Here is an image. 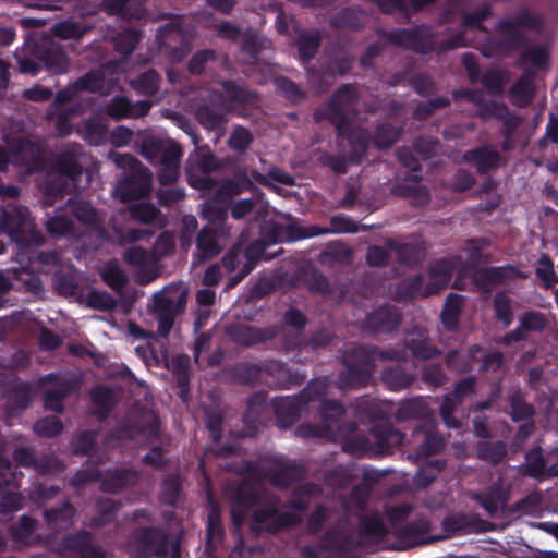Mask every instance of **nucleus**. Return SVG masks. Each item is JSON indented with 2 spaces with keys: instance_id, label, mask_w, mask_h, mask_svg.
Segmentation results:
<instances>
[{
  "instance_id": "f257e3e1",
  "label": "nucleus",
  "mask_w": 558,
  "mask_h": 558,
  "mask_svg": "<svg viewBox=\"0 0 558 558\" xmlns=\"http://www.w3.org/2000/svg\"><path fill=\"white\" fill-rule=\"evenodd\" d=\"M385 534V524L377 515H364L357 536L352 525L341 520L335 530L329 531L319 546H306L302 549L304 558H342L343 553L353 545L366 546L377 543Z\"/></svg>"
},
{
  "instance_id": "f03ea898",
  "label": "nucleus",
  "mask_w": 558,
  "mask_h": 558,
  "mask_svg": "<svg viewBox=\"0 0 558 558\" xmlns=\"http://www.w3.org/2000/svg\"><path fill=\"white\" fill-rule=\"evenodd\" d=\"M356 92L345 85L337 90L326 110H318L314 117L317 121L324 118L335 124L338 135L347 138L351 147L349 160L357 162L365 154L369 143V134L362 129H351L350 121L355 116Z\"/></svg>"
},
{
  "instance_id": "7ed1b4c3",
  "label": "nucleus",
  "mask_w": 558,
  "mask_h": 558,
  "mask_svg": "<svg viewBox=\"0 0 558 558\" xmlns=\"http://www.w3.org/2000/svg\"><path fill=\"white\" fill-rule=\"evenodd\" d=\"M108 157L126 173L125 179L113 190L116 198L126 203L144 197L150 192L153 173L140 160L132 155L116 151H111Z\"/></svg>"
},
{
  "instance_id": "20e7f679",
  "label": "nucleus",
  "mask_w": 558,
  "mask_h": 558,
  "mask_svg": "<svg viewBox=\"0 0 558 558\" xmlns=\"http://www.w3.org/2000/svg\"><path fill=\"white\" fill-rule=\"evenodd\" d=\"M343 414L344 409L340 403L335 401L323 402L320 410L323 426L302 424L295 429V434L301 438L315 437L336 441L354 428L352 424L349 426L342 424Z\"/></svg>"
},
{
  "instance_id": "39448f33",
  "label": "nucleus",
  "mask_w": 558,
  "mask_h": 558,
  "mask_svg": "<svg viewBox=\"0 0 558 558\" xmlns=\"http://www.w3.org/2000/svg\"><path fill=\"white\" fill-rule=\"evenodd\" d=\"M2 230L22 246L41 245L44 238L24 207H9L3 210Z\"/></svg>"
},
{
  "instance_id": "423d86ee",
  "label": "nucleus",
  "mask_w": 558,
  "mask_h": 558,
  "mask_svg": "<svg viewBox=\"0 0 558 558\" xmlns=\"http://www.w3.org/2000/svg\"><path fill=\"white\" fill-rule=\"evenodd\" d=\"M187 292L181 284H169L154 295V313L158 323V333L167 337L174 317L182 311Z\"/></svg>"
},
{
  "instance_id": "0eeeda50",
  "label": "nucleus",
  "mask_w": 558,
  "mask_h": 558,
  "mask_svg": "<svg viewBox=\"0 0 558 558\" xmlns=\"http://www.w3.org/2000/svg\"><path fill=\"white\" fill-rule=\"evenodd\" d=\"M326 390L327 379L318 378L311 381L300 396L276 400V415L278 420L282 422V426L294 422L299 417L300 411L304 405L314 401L322 402L323 398L326 396Z\"/></svg>"
},
{
  "instance_id": "6e6552de",
  "label": "nucleus",
  "mask_w": 558,
  "mask_h": 558,
  "mask_svg": "<svg viewBox=\"0 0 558 558\" xmlns=\"http://www.w3.org/2000/svg\"><path fill=\"white\" fill-rule=\"evenodd\" d=\"M376 448L365 437H354L342 445V449L351 454H377L384 453L403 441V434L392 427H377L372 430Z\"/></svg>"
},
{
  "instance_id": "1a4fd4ad",
  "label": "nucleus",
  "mask_w": 558,
  "mask_h": 558,
  "mask_svg": "<svg viewBox=\"0 0 558 558\" xmlns=\"http://www.w3.org/2000/svg\"><path fill=\"white\" fill-rule=\"evenodd\" d=\"M119 63H107L99 71H92L80 77L73 85L60 90L54 100V106H63L75 98L80 92H97L105 87L107 74L124 72Z\"/></svg>"
},
{
  "instance_id": "9d476101",
  "label": "nucleus",
  "mask_w": 558,
  "mask_h": 558,
  "mask_svg": "<svg viewBox=\"0 0 558 558\" xmlns=\"http://www.w3.org/2000/svg\"><path fill=\"white\" fill-rule=\"evenodd\" d=\"M183 19L177 17L170 24L160 27L157 41L160 49L174 62L181 61L191 51L190 35L183 28Z\"/></svg>"
},
{
  "instance_id": "9b49d317",
  "label": "nucleus",
  "mask_w": 558,
  "mask_h": 558,
  "mask_svg": "<svg viewBox=\"0 0 558 558\" xmlns=\"http://www.w3.org/2000/svg\"><path fill=\"white\" fill-rule=\"evenodd\" d=\"M278 500L269 499L268 507L254 511L251 520V529L256 533L276 532L280 529L296 524L302 520L301 513L279 512Z\"/></svg>"
},
{
  "instance_id": "f8f14e48",
  "label": "nucleus",
  "mask_w": 558,
  "mask_h": 558,
  "mask_svg": "<svg viewBox=\"0 0 558 558\" xmlns=\"http://www.w3.org/2000/svg\"><path fill=\"white\" fill-rule=\"evenodd\" d=\"M343 362L348 367L351 378L345 380L343 377H340V388L363 385L374 372L373 359L369 352L364 349H354L350 353H345Z\"/></svg>"
},
{
  "instance_id": "ddd939ff",
  "label": "nucleus",
  "mask_w": 558,
  "mask_h": 558,
  "mask_svg": "<svg viewBox=\"0 0 558 558\" xmlns=\"http://www.w3.org/2000/svg\"><path fill=\"white\" fill-rule=\"evenodd\" d=\"M44 385H51L52 388L48 389L44 400V407L46 410L54 412H62V401L64 397L74 388V383L68 377L49 374L41 379Z\"/></svg>"
},
{
  "instance_id": "4468645a",
  "label": "nucleus",
  "mask_w": 558,
  "mask_h": 558,
  "mask_svg": "<svg viewBox=\"0 0 558 558\" xmlns=\"http://www.w3.org/2000/svg\"><path fill=\"white\" fill-rule=\"evenodd\" d=\"M473 377L461 380L454 388L451 396H446L440 408V414L449 428H459L461 422L452 416L456 404L461 403L464 398L474 392Z\"/></svg>"
},
{
  "instance_id": "2eb2a0df",
  "label": "nucleus",
  "mask_w": 558,
  "mask_h": 558,
  "mask_svg": "<svg viewBox=\"0 0 558 558\" xmlns=\"http://www.w3.org/2000/svg\"><path fill=\"white\" fill-rule=\"evenodd\" d=\"M489 15V8L487 5L481 7L475 13H463V34L451 37L442 45V49H454L464 47L469 44V39L465 37L468 32L480 31L484 37L486 32L482 28L481 23Z\"/></svg>"
},
{
  "instance_id": "dca6fc26",
  "label": "nucleus",
  "mask_w": 558,
  "mask_h": 558,
  "mask_svg": "<svg viewBox=\"0 0 558 558\" xmlns=\"http://www.w3.org/2000/svg\"><path fill=\"white\" fill-rule=\"evenodd\" d=\"M531 22L524 19L520 21H504L499 24L501 43L494 48L495 53L509 54L511 50L518 48L522 41V25H530Z\"/></svg>"
},
{
  "instance_id": "f3484780",
  "label": "nucleus",
  "mask_w": 558,
  "mask_h": 558,
  "mask_svg": "<svg viewBox=\"0 0 558 558\" xmlns=\"http://www.w3.org/2000/svg\"><path fill=\"white\" fill-rule=\"evenodd\" d=\"M182 156L183 149L179 144L171 145L165 151V157L157 162L159 165L158 178L161 184H171L178 180Z\"/></svg>"
},
{
  "instance_id": "a211bd4d",
  "label": "nucleus",
  "mask_w": 558,
  "mask_h": 558,
  "mask_svg": "<svg viewBox=\"0 0 558 558\" xmlns=\"http://www.w3.org/2000/svg\"><path fill=\"white\" fill-rule=\"evenodd\" d=\"M460 257H453L451 259H440L435 262L429 269V284L428 293H436L440 289L445 288L452 276L453 269L460 264Z\"/></svg>"
},
{
  "instance_id": "6ab92c4d",
  "label": "nucleus",
  "mask_w": 558,
  "mask_h": 558,
  "mask_svg": "<svg viewBox=\"0 0 558 558\" xmlns=\"http://www.w3.org/2000/svg\"><path fill=\"white\" fill-rule=\"evenodd\" d=\"M304 474V468L292 462L276 460L270 470V481L276 486H286L292 481L301 478Z\"/></svg>"
},
{
  "instance_id": "aec40b11",
  "label": "nucleus",
  "mask_w": 558,
  "mask_h": 558,
  "mask_svg": "<svg viewBox=\"0 0 558 558\" xmlns=\"http://www.w3.org/2000/svg\"><path fill=\"white\" fill-rule=\"evenodd\" d=\"M144 0H106L102 9L122 19H142L145 15Z\"/></svg>"
},
{
  "instance_id": "412c9836",
  "label": "nucleus",
  "mask_w": 558,
  "mask_h": 558,
  "mask_svg": "<svg viewBox=\"0 0 558 558\" xmlns=\"http://www.w3.org/2000/svg\"><path fill=\"white\" fill-rule=\"evenodd\" d=\"M357 225L344 216H335L330 219L329 228L312 226L301 231L298 238H311L331 233H354L357 232Z\"/></svg>"
},
{
  "instance_id": "4be33fe9",
  "label": "nucleus",
  "mask_w": 558,
  "mask_h": 558,
  "mask_svg": "<svg viewBox=\"0 0 558 558\" xmlns=\"http://www.w3.org/2000/svg\"><path fill=\"white\" fill-rule=\"evenodd\" d=\"M80 155L81 146L78 144H73L61 151L58 157V171L73 182H75L77 177L82 173V167L78 162Z\"/></svg>"
},
{
  "instance_id": "5701e85b",
  "label": "nucleus",
  "mask_w": 558,
  "mask_h": 558,
  "mask_svg": "<svg viewBox=\"0 0 558 558\" xmlns=\"http://www.w3.org/2000/svg\"><path fill=\"white\" fill-rule=\"evenodd\" d=\"M367 325L375 331H391L400 325V314L395 307H380L367 317Z\"/></svg>"
},
{
  "instance_id": "b1692460",
  "label": "nucleus",
  "mask_w": 558,
  "mask_h": 558,
  "mask_svg": "<svg viewBox=\"0 0 558 558\" xmlns=\"http://www.w3.org/2000/svg\"><path fill=\"white\" fill-rule=\"evenodd\" d=\"M231 216L236 219H243L247 215L254 213L256 218L266 216V203L260 194H255L250 198L240 199L231 204Z\"/></svg>"
},
{
  "instance_id": "393cba45",
  "label": "nucleus",
  "mask_w": 558,
  "mask_h": 558,
  "mask_svg": "<svg viewBox=\"0 0 558 558\" xmlns=\"http://www.w3.org/2000/svg\"><path fill=\"white\" fill-rule=\"evenodd\" d=\"M196 247L197 252L195 253L194 257L199 263L213 258L221 251V245L218 243L216 234L207 227L203 228L198 233Z\"/></svg>"
},
{
  "instance_id": "a878e982",
  "label": "nucleus",
  "mask_w": 558,
  "mask_h": 558,
  "mask_svg": "<svg viewBox=\"0 0 558 558\" xmlns=\"http://www.w3.org/2000/svg\"><path fill=\"white\" fill-rule=\"evenodd\" d=\"M178 145L171 141H163L154 135H145L141 141V155L150 163L156 165L165 157V151L171 146Z\"/></svg>"
},
{
  "instance_id": "bb28decb",
  "label": "nucleus",
  "mask_w": 558,
  "mask_h": 558,
  "mask_svg": "<svg viewBox=\"0 0 558 558\" xmlns=\"http://www.w3.org/2000/svg\"><path fill=\"white\" fill-rule=\"evenodd\" d=\"M407 344L416 359L427 360L440 354L437 349L428 344L425 330L420 328L409 335Z\"/></svg>"
},
{
  "instance_id": "cd10ccee",
  "label": "nucleus",
  "mask_w": 558,
  "mask_h": 558,
  "mask_svg": "<svg viewBox=\"0 0 558 558\" xmlns=\"http://www.w3.org/2000/svg\"><path fill=\"white\" fill-rule=\"evenodd\" d=\"M533 93V74L525 72L510 90L511 101L518 107H524L531 102Z\"/></svg>"
},
{
  "instance_id": "c85d7f7f",
  "label": "nucleus",
  "mask_w": 558,
  "mask_h": 558,
  "mask_svg": "<svg viewBox=\"0 0 558 558\" xmlns=\"http://www.w3.org/2000/svg\"><path fill=\"white\" fill-rule=\"evenodd\" d=\"M131 217L143 223H153L159 228L166 226V218L151 204L141 203L130 208Z\"/></svg>"
},
{
  "instance_id": "c756f323",
  "label": "nucleus",
  "mask_w": 558,
  "mask_h": 558,
  "mask_svg": "<svg viewBox=\"0 0 558 558\" xmlns=\"http://www.w3.org/2000/svg\"><path fill=\"white\" fill-rule=\"evenodd\" d=\"M77 132L89 144L99 145L105 141L107 128L97 117H93L83 121L78 125Z\"/></svg>"
},
{
  "instance_id": "7c9ffc66",
  "label": "nucleus",
  "mask_w": 558,
  "mask_h": 558,
  "mask_svg": "<svg viewBox=\"0 0 558 558\" xmlns=\"http://www.w3.org/2000/svg\"><path fill=\"white\" fill-rule=\"evenodd\" d=\"M478 114L481 117H496L504 121L505 125L509 131L517 128L521 120L519 117L511 114L505 104L501 102H492L486 106H483L478 110Z\"/></svg>"
},
{
  "instance_id": "2f4dec72",
  "label": "nucleus",
  "mask_w": 558,
  "mask_h": 558,
  "mask_svg": "<svg viewBox=\"0 0 558 558\" xmlns=\"http://www.w3.org/2000/svg\"><path fill=\"white\" fill-rule=\"evenodd\" d=\"M196 118L205 129L216 131L219 136L223 134L226 118L222 113L214 110L209 106H203L197 109Z\"/></svg>"
},
{
  "instance_id": "473e14b6",
  "label": "nucleus",
  "mask_w": 558,
  "mask_h": 558,
  "mask_svg": "<svg viewBox=\"0 0 558 558\" xmlns=\"http://www.w3.org/2000/svg\"><path fill=\"white\" fill-rule=\"evenodd\" d=\"M45 66L54 74L65 73L70 66L68 56L59 46L51 45L43 57Z\"/></svg>"
},
{
  "instance_id": "72a5a7b5",
  "label": "nucleus",
  "mask_w": 558,
  "mask_h": 558,
  "mask_svg": "<svg viewBox=\"0 0 558 558\" xmlns=\"http://www.w3.org/2000/svg\"><path fill=\"white\" fill-rule=\"evenodd\" d=\"M74 512V508L70 504H65L60 509L46 511L45 519L51 529L63 530L68 529L72 524Z\"/></svg>"
},
{
  "instance_id": "f704fd0d",
  "label": "nucleus",
  "mask_w": 558,
  "mask_h": 558,
  "mask_svg": "<svg viewBox=\"0 0 558 558\" xmlns=\"http://www.w3.org/2000/svg\"><path fill=\"white\" fill-rule=\"evenodd\" d=\"M475 498L490 517L497 515L507 502L506 493L501 488L490 489L485 496L477 495Z\"/></svg>"
},
{
  "instance_id": "c9c22d12",
  "label": "nucleus",
  "mask_w": 558,
  "mask_h": 558,
  "mask_svg": "<svg viewBox=\"0 0 558 558\" xmlns=\"http://www.w3.org/2000/svg\"><path fill=\"white\" fill-rule=\"evenodd\" d=\"M144 421H145V423H147L146 427H142V428L130 427V428L119 430L118 438L119 439H123V438L135 439L136 438L135 434H138L147 439L156 437L158 434V430H159V421L157 420L155 414L146 413L144 415Z\"/></svg>"
},
{
  "instance_id": "e433bc0d",
  "label": "nucleus",
  "mask_w": 558,
  "mask_h": 558,
  "mask_svg": "<svg viewBox=\"0 0 558 558\" xmlns=\"http://www.w3.org/2000/svg\"><path fill=\"white\" fill-rule=\"evenodd\" d=\"M428 408L422 398H414L400 403L396 418L404 421L412 417H422L428 415Z\"/></svg>"
},
{
  "instance_id": "4c0bfd02",
  "label": "nucleus",
  "mask_w": 558,
  "mask_h": 558,
  "mask_svg": "<svg viewBox=\"0 0 558 558\" xmlns=\"http://www.w3.org/2000/svg\"><path fill=\"white\" fill-rule=\"evenodd\" d=\"M71 210L75 218L83 225L95 228L99 222V215L97 210L87 202L76 201L73 203L69 202Z\"/></svg>"
},
{
  "instance_id": "58836bf2",
  "label": "nucleus",
  "mask_w": 558,
  "mask_h": 558,
  "mask_svg": "<svg viewBox=\"0 0 558 558\" xmlns=\"http://www.w3.org/2000/svg\"><path fill=\"white\" fill-rule=\"evenodd\" d=\"M465 159L474 160L478 172H484L489 168L497 165L499 160V154L493 148H481L477 150H471L464 155Z\"/></svg>"
},
{
  "instance_id": "ea45409f",
  "label": "nucleus",
  "mask_w": 558,
  "mask_h": 558,
  "mask_svg": "<svg viewBox=\"0 0 558 558\" xmlns=\"http://www.w3.org/2000/svg\"><path fill=\"white\" fill-rule=\"evenodd\" d=\"M36 522L27 515H23L19 523L11 527L12 538L23 545H29L35 539Z\"/></svg>"
},
{
  "instance_id": "a19ab883",
  "label": "nucleus",
  "mask_w": 558,
  "mask_h": 558,
  "mask_svg": "<svg viewBox=\"0 0 558 558\" xmlns=\"http://www.w3.org/2000/svg\"><path fill=\"white\" fill-rule=\"evenodd\" d=\"M90 27L73 20L58 22L52 27V33L62 39H78L89 31Z\"/></svg>"
},
{
  "instance_id": "79ce46f5",
  "label": "nucleus",
  "mask_w": 558,
  "mask_h": 558,
  "mask_svg": "<svg viewBox=\"0 0 558 558\" xmlns=\"http://www.w3.org/2000/svg\"><path fill=\"white\" fill-rule=\"evenodd\" d=\"M463 299L459 294H449L442 310L441 319L442 324L448 329H454L458 325V316L462 306Z\"/></svg>"
},
{
  "instance_id": "37998d69",
  "label": "nucleus",
  "mask_w": 558,
  "mask_h": 558,
  "mask_svg": "<svg viewBox=\"0 0 558 558\" xmlns=\"http://www.w3.org/2000/svg\"><path fill=\"white\" fill-rule=\"evenodd\" d=\"M543 497L541 493H532L525 498L515 502L510 511L519 515H537L542 510Z\"/></svg>"
},
{
  "instance_id": "c03bdc74",
  "label": "nucleus",
  "mask_w": 558,
  "mask_h": 558,
  "mask_svg": "<svg viewBox=\"0 0 558 558\" xmlns=\"http://www.w3.org/2000/svg\"><path fill=\"white\" fill-rule=\"evenodd\" d=\"M381 379L388 389L399 391L410 386L413 377L405 374L400 367H395L386 369L381 375Z\"/></svg>"
},
{
  "instance_id": "a18cd8bd",
  "label": "nucleus",
  "mask_w": 558,
  "mask_h": 558,
  "mask_svg": "<svg viewBox=\"0 0 558 558\" xmlns=\"http://www.w3.org/2000/svg\"><path fill=\"white\" fill-rule=\"evenodd\" d=\"M160 76L156 71H147L136 80L131 82V86L134 90L142 95H154L159 87Z\"/></svg>"
},
{
  "instance_id": "49530a36",
  "label": "nucleus",
  "mask_w": 558,
  "mask_h": 558,
  "mask_svg": "<svg viewBox=\"0 0 558 558\" xmlns=\"http://www.w3.org/2000/svg\"><path fill=\"white\" fill-rule=\"evenodd\" d=\"M102 280L112 289H120L125 286L126 277L116 262L106 263L99 270Z\"/></svg>"
},
{
  "instance_id": "de8ad7c7",
  "label": "nucleus",
  "mask_w": 558,
  "mask_h": 558,
  "mask_svg": "<svg viewBox=\"0 0 558 558\" xmlns=\"http://www.w3.org/2000/svg\"><path fill=\"white\" fill-rule=\"evenodd\" d=\"M46 229L52 236H69L73 234V222L64 215L57 214L46 221Z\"/></svg>"
},
{
  "instance_id": "09e8293b",
  "label": "nucleus",
  "mask_w": 558,
  "mask_h": 558,
  "mask_svg": "<svg viewBox=\"0 0 558 558\" xmlns=\"http://www.w3.org/2000/svg\"><path fill=\"white\" fill-rule=\"evenodd\" d=\"M137 475L134 472L128 470L117 471L112 474V478H104L100 487L104 492L116 493L123 486L133 483Z\"/></svg>"
},
{
  "instance_id": "8fccbe9b",
  "label": "nucleus",
  "mask_w": 558,
  "mask_h": 558,
  "mask_svg": "<svg viewBox=\"0 0 558 558\" xmlns=\"http://www.w3.org/2000/svg\"><path fill=\"white\" fill-rule=\"evenodd\" d=\"M138 40L140 34L131 29H125L112 38L114 49L122 56L132 53Z\"/></svg>"
},
{
  "instance_id": "3c124183",
  "label": "nucleus",
  "mask_w": 558,
  "mask_h": 558,
  "mask_svg": "<svg viewBox=\"0 0 558 558\" xmlns=\"http://www.w3.org/2000/svg\"><path fill=\"white\" fill-rule=\"evenodd\" d=\"M505 454L506 446L502 442H482L477 447V457L490 464H498Z\"/></svg>"
},
{
  "instance_id": "603ef678",
  "label": "nucleus",
  "mask_w": 558,
  "mask_h": 558,
  "mask_svg": "<svg viewBox=\"0 0 558 558\" xmlns=\"http://www.w3.org/2000/svg\"><path fill=\"white\" fill-rule=\"evenodd\" d=\"M124 260L136 268H143L155 263L151 252L141 246H131L123 254Z\"/></svg>"
},
{
  "instance_id": "864d4df0",
  "label": "nucleus",
  "mask_w": 558,
  "mask_h": 558,
  "mask_svg": "<svg viewBox=\"0 0 558 558\" xmlns=\"http://www.w3.org/2000/svg\"><path fill=\"white\" fill-rule=\"evenodd\" d=\"M272 336V333L265 335L264 331L253 327L240 326L235 329L234 340L243 345H253L255 343L263 342Z\"/></svg>"
},
{
  "instance_id": "5fc2aeb1",
  "label": "nucleus",
  "mask_w": 558,
  "mask_h": 558,
  "mask_svg": "<svg viewBox=\"0 0 558 558\" xmlns=\"http://www.w3.org/2000/svg\"><path fill=\"white\" fill-rule=\"evenodd\" d=\"M508 81V72L500 70H489L483 76V85L492 95H500Z\"/></svg>"
},
{
  "instance_id": "6e6d98bb",
  "label": "nucleus",
  "mask_w": 558,
  "mask_h": 558,
  "mask_svg": "<svg viewBox=\"0 0 558 558\" xmlns=\"http://www.w3.org/2000/svg\"><path fill=\"white\" fill-rule=\"evenodd\" d=\"M525 472L536 478L546 474V464L541 449H534L526 453Z\"/></svg>"
},
{
  "instance_id": "4d7b16f0",
  "label": "nucleus",
  "mask_w": 558,
  "mask_h": 558,
  "mask_svg": "<svg viewBox=\"0 0 558 558\" xmlns=\"http://www.w3.org/2000/svg\"><path fill=\"white\" fill-rule=\"evenodd\" d=\"M387 244L397 253L400 262L404 264L416 263L421 257V250L417 245L409 243L397 244L392 240H389Z\"/></svg>"
},
{
  "instance_id": "13d9d810",
  "label": "nucleus",
  "mask_w": 558,
  "mask_h": 558,
  "mask_svg": "<svg viewBox=\"0 0 558 558\" xmlns=\"http://www.w3.org/2000/svg\"><path fill=\"white\" fill-rule=\"evenodd\" d=\"M254 178L259 184L266 186H274L275 183L283 185L294 184L293 177L279 168H272L267 172V174H256Z\"/></svg>"
},
{
  "instance_id": "bf43d9fd",
  "label": "nucleus",
  "mask_w": 558,
  "mask_h": 558,
  "mask_svg": "<svg viewBox=\"0 0 558 558\" xmlns=\"http://www.w3.org/2000/svg\"><path fill=\"white\" fill-rule=\"evenodd\" d=\"M222 87L226 97L231 101L239 104H255L256 101V96L253 93L233 84L232 82H225Z\"/></svg>"
},
{
  "instance_id": "052dcab7",
  "label": "nucleus",
  "mask_w": 558,
  "mask_h": 558,
  "mask_svg": "<svg viewBox=\"0 0 558 558\" xmlns=\"http://www.w3.org/2000/svg\"><path fill=\"white\" fill-rule=\"evenodd\" d=\"M299 51L303 61L313 58L319 46V36L317 34H302L298 40Z\"/></svg>"
},
{
  "instance_id": "680f3d73",
  "label": "nucleus",
  "mask_w": 558,
  "mask_h": 558,
  "mask_svg": "<svg viewBox=\"0 0 558 558\" xmlns=\"http://www.w3.org/2000/svg\"><path fill=\"white\" fill-rule=\"evenodd\" d=\"M253 142V135L252 133L243 128V126H236L232 131L228 144L230 148L236 150V151H244L248 148L251 143Z\"/></svg>"
},
{
  "instance_id": "e2e57ef3",
  "label": "nucleus",
  "mask_w": 558,
  "mask_h": 558,
  "mask_svg": "<svg viewBox=\"0 0 558 558\" xmlns=\"http://www.w3.org/2000/svg\"><path fill=\"white\" fill-rule=\"evenodd\" d=\"M105 112L117 120L130 118L131 101L125 97H114L107 105Z\"/></svg>"
},
{
  "instance_id": "0e129e2a",
  "label": "nucleus",
  "mask_w": 558,
  "mask_h": 558,
  "mask_svg": "<svg viewBox=\"0 0 558 558\" xmlns=\"http://www.w3.org/2000/svg\"><path fill=\"white\" fill-rule=\"evenodd\" d=\"M430 530V523L425 518H420L416 522L409 524L404 534L410 538L412 544L425 542L424 535Z\"/></svg>"
},
{
  "instance_id": "69168bd1",
  "label": "nucleus",
  "mask_w": 558,
  "mask_h": 558,
  "mask_svg": "<svg viewBox=\"0 0 558 558\" xmlns=\"http://www.w3.org/2000/svg\"><path fill=\"white\" fill-rule=\"evenodd\" d=\"M501 279L502 274L499 268H489L475 272V281L477 286L484 291H488L492 286L501 282Z\"/></svg>"
},
{
  "instance_id": "338daca9",
  "label": "nucleus",
  "mask_w": 558,
  "mask_h": 558,
  "mask_svg": "<svg viewBox=\"0 0 558 558\" xmlns=\"http://www.w3.org/2000/svg\"><path fill=\"white\" fill-rule=\"evenodd\" d=\"M548 51L545 47H531L521 57L522 63H531L538 68H546L548 63Z\"/></svg>"
},
{
  "instance_id": "774afa93",
  "label": "nucleus",
  "mask_w": 558,
  "mask_h": 558,
  "mask_svg": "<svg viewBox=\"0 0 558 558\" xmlns=\"http://www.w3.org/2000/svg\"><path fill=\"white\" fill-rule=\"evenodd\" d=\"M61 429L62 424L57 417L43 418L34 425V432L41 437H54Z\"/></svg>"
}]
</instances>
